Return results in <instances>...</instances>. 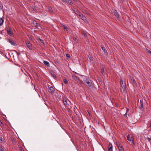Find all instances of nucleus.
Instances as JSON below:
<instances>
[{
    "mask_svg": "<svg viewBox=\"0 0 151 151\" xmlns=\"http://www.w3.org/2000/svg\"><path fill=\"white\" fill-rule=\"evenodd\" d=\"M120 83L123 92L125 93L127 92V90L126 88V84L125 82L123 81L122 79L121 78L120 80Z\"/></svg>",
    "mask_w": 151,
    "mask_h": 151,
    "instance_id": "f257e3e1",
    "label": "nucleus"
},
{
    "mask_svg": "<svg viewBox=\"0 0 151 151\" xmlns=\"http://www.w3.org/2000/svg\"><path fill=\"white\" fill-rule=\"evenodd\" d=\"M127 139L130 145L132 146L134 145V141L133 137H130L129 135L127 137Z\"/></svg>",
    "mask_w": 151,
    "mask_h": 151,
    "instance_id": "f03ea898",
    "label": "nucleus"
},
{
    "mask_svg": "<svg viewBox=\"0 0 151 151\" xmlns=\"http://www.w3.org/2000/svg\"><path fill=\"white\" fill-rule=\"evenodd\" d=\"M85 82L86 83L87 86L89 88H91L92 87V83L91 80L86 78L84 80Z\"/></svg>",
    "mask_w": 151,
    "mask_h": 151,
    "instance_id": "7ed1b4c3",
    "label": "nucleus"
},
{
    "mask_svg": "<svg viewBox=\"0 0 151 151\" xmlns=\"http://www.w3.org/2000/svg\"><path fill=\"white\" fill-rule=\"evenodd\" d=\"M26 43L27 48L30 50H32V47L31 43L29 41H26Z\"/></svg>",
    "mask_w": 151,
    "mask_h": 151,
    "instance_id": "20e7f679",
    "label": "nucleus"
},
{
    "mask_svg": "<svg viewBox=\"0 0 151 151\" xmlns=\"http://www.w3.org/2000/svg\"><path fill=\"white\" fill-rule=\"evenodd\" d=\"M130 80L131 81V83L134 87L137 86V83L134 79L132 77H130Z\"/></svg>",
    "mask_w": 151,
    "mask_h": 151,
    "instance_id": "39448f33",
    "label": "nucleus"
},
{
    "mask_svg": "<svg viewBox=\"0 0 151 151\" xmlns=\"http://www.w3.org/2000/svg\"><path fill=\"white\" fill-rule=\"evenodd\" d=\"M6 31L7 33L11 36L13 35V32L11 31L10 28H7L6 29Z\"/></svg>",
    "mask_w": 151,
    "mask_h": 151,
    "instance_id": "423d86ee",
    "label": "nucleus"
},
{
    "mask_svg": "<svg viewBox=\"0 0 151 151\" xmlns=\"http://www.w3.org/2000/svg\"><path fill=\"white\" fill-rule=\"evenodd\" d=\"M63 2H64L68 4L72 5L73 3L71 0H62Z\"/></svg>",
    "mask_w": 151,
    "mask_h": 151,
    "instance_id": "0eeeda50",
    "label": "nucleus"
},
{
    "mask_svg": "<svg viewBox=\"0 0 151 151\" xmlns=\"http://www.w3.org/2000/svg\"><path fill=\"white\" fill-rule=\"evenodd\" d=\"M55 91V90L53 88L52 86H50V87L49 89L48 90V91L50 93L52 94Z\"/></svg>",
    "mask_w": 151,
    "mask_h": 151,
    "instance_id": "6e6552de",
    "label": "nucleus"
},
{
    "mask_svg": "<svg viewBox=\"0 0 151 151\" xmlns=\"http://www.w3.org/2000/svg\"><path fill=\"white\" fill-rule=\"evenodd\" d=\"M112 145L111 143H109L108 147V151H112Z\"/></svg>",
    "mask_w": 151,
    "mask_h": 151,
    "instance_id": "1a4fd4ad",
    "label": "nucleus"
},
{
    "mask_svg": "<svg viewBox=\"0 0 151 151\" xmlns=\"http://www.w3.org/2000/svg\"><path fill=\"white\" fill-rule=\"evenodd\" d=\"M8 41L12 45L15 46L16 45V44L14 42V41L11 40L10 39L8 40Z\"/></svg>",
    "mask_w": 151,
    "mask_h": 151,
    "instance_id": "9d476101",
    "label": "nucleus"
},
{
    "mask_svg": "<svg viewBox=\"0 0 151 151\" xmlns=\"http://www.w3.org/2000/svg\"><path fill=\"white\" fill-rule=\"evenodd\" d=\"M74 12L76 15H78L79 16H81L82 14L78 10L76 9L75 10Z\"/></svg>",
    "mask_w": 151,
    "mask_h": 151,
    "instance_id": "9b49d317",
    "label": "nucleus"
},
{
    "mask_svg": "<svg viewBox=\"0 0 151 151\" xmlns=\"http://www.w3.org/2000/svg\"><path fill=\"white\" fill-rule=\"evenodd\" d=\"M72 77L75 80L77 81V82H78V81H80L79 78L77 76L73 75L72 76Z\"/></svg>",
    "mask_w": 151,
    "mask_h": 151,
    "instance_id": "f8f14e48",
    "label": "nucleus"
},
{
    "mask_svg": "<svg viewBox=\"0 0 151 151\" xmlns=\"http://www.w3.org/2000/svg\"><path fill=\"white\" fill-rule=\"evenodd\" d=\"M114 14L115 16L117 18H119V15L116 10H114Z\"/></svg>",
    "mask_w": 151,
    "mask_h": 151,
    "instance_id": "ddd939ff",
    "label": "nucleus"
},
{
    "mask_svg": "<svg viewBox=\"0 0 151 151\" xmlns=\"http://www.w3.org/2000/svg\"><path fill=\"white\" fill-rule=\"evenodd\" d=\"M81 19L83 20H86V17L84 16L83 14H81V16H79Z\"/></svg>",
    "mask_w": 151,
    "mask_h": 151,
    "instance_id": "4468645a",
    "label": "nucleus"
},
{
    "mask_svg": "<svg viewBox=\"0 0 151 151\" xmlns=\"http://www.w3.org/2000/svg\"><path fill=\"white\" fill-rule=\"evenodd\" d=\"M62 27L63 28L65 29H66L67 31H68V27L65 24H62Z\"/></svg>",
    "mask_w": 151,
    "mask_h": 151,
    "instance_id": "2eb2a0df",
    "label": "nucleus"
},
{
    "mask_svg": "<svg viewBox=\"0 0 151 151\" xmlns=\"http://www.w3.org/2000/svg\"><path fill=\"white\" fill-rule=\"evenodd\" d=\"M44 63L45 65H47L48 67L50 66V64L49 63L46 61H45L43 62Z\"/></svg>",
    "mask_w": 151,
    "mask_h": 151,
    "instance_id": "dca6fc26",
    "label": "nucleus"
},
{
    "mask_svg": "<svg viewBox=\"0 0 151 151\" xmlns=\"http://www.w3.org/2000/svg\"><path fill=\"white\" fill-rule=\"evenodd\" d=\"M139 108L141 109H142L143 107V103L141 101H140L139 102Z\"/></svg>",
    "mask_w": 151,
    "mask_h": 151,
    "instance_id": "f3484780",
    "label": "nucleus"
},
{
    "mask_svg": "<svg viewBox=\"0 0 151 151\" xmlns=\"http://www.w3.org/2000/svg\"><path fill=\"white\" fill-rule=\"evenodd\" d=\"M116 144L118 148L122 146L119 142H116Z\"/></svg>",
    "mask_w": 151,
    "mask_h": 151,
    "instance_id": "a211bd4d",
    "label": "nucleus"
},
{
    "mask_svg": "<svg viewBox=\"0 0 151 151\" xmlns=\"http://www.w3.org/2000/svg\"><path fill=\"white\" fill-rule=\"evenodd\" d=\"M67 101V100L65 99H64L63 100V102L65 106H66L68 104Z\"/></svg>",
    "mask_w": 151,
    "mask_h": 151,
    "instance_id": "6ab92c4d",
    "label": "nucleus"
},
{
    "mask_svg": "<svg viewBox=\"0 0 151 151\" xmlns=\"http://www.w3.org/2000/svg\"><path fill=\"white\" fill-rule=\"evenodd\" d=\"M101 48L104 53L106 54L107 51L105 48L104 47H102Z\"/></svg>",
    "mask_w": 151,
    "mask_h": 151,
    "instance_id": "aec40b11",
    "label": "nucleus"
},
{
    "mask_svg": "<svg viewBox=\"0 0 151 151\" xmlns=\"http://www.w3.org/2000/svg\"><path fill=\"white\" fill-rule=\"evenodd\" d=\"M4 20L1 18H0V25H1L3 23Z\"/></svg>",
    "mask_w": 151,
    "mask_h": 151,
    "instance_id": "412c9836",
    "label": "nucleus"
},
{
    "mask_svg": "<svg viewBox=\"0 0 151 151\" xmlns=\"http://www.w3.org/2000/svg\"><path fill=\"white\" fill-rule=\"evenodd\" d=\"M119 151H124V149L123 148L122 146L118 148Z\"/></svg>",
    "mask_w": 151,
    "mask_h": 151,
    "instance_id": "4be33fe9",
    "label": "nucleus"
},
{
    "mask_svg": "<svg viewBox=\"0 0 151 151\" xmlns=\"http://www.w3.org/2000/svg\"><path fill=\"white\" fill-rule=\"evenodd\" d=\"M51 74L53 78H55L56 77V75L54 74V73L53 72H51Z\"/></svg>",
    "mask_w": 151,
    "mask_h": 151,
    "instance_id": "5701e85b",
    "label": "nucleus"
},
{
    "mask_svg": "<svg viewBox=\"0 0 151 151\" xmlns=\"http://www.w3.org/2000/svg\"><path fill=\"white\" fill-rule=\"evenodd\" d=\"M64 82L66 84H67L68 83V82L67 81V80L66 79H64Z\"/></svg>",
    "mask_w": 151,
    "mask_h": 151,
    "instance_id": "b1692460",
    "label": "nucleus"
},
{
    "mask_svg": "<svg viewBox=\"0 0 151 151\" xmlns=\"http://www.w3.org/2000/svg\"><path fill=\"white\" fill-rule=\"evenodd\" d=\"M0 151H4V150L3 149L2 146H0Z\"/></svg>",
    "mask_w": 151,
    "mask_h": 151,
    "instance_id": "393cba45",
    "label": "nucleus"
},
{
    "mask_svg": "<svg viewBox=\"0 0 151 151\" xmlns=\"http://www.w3.org/2000/svg\"><path fill=\"white\" fill-rule=\"evenodd\" d=\"M101 72L102 74H103L104 73V69L103 68H102V69H101Z\"/></svg>",
    "mask_w": 151,
    "mask_h": 151,
    "instance_id": "a878e982",
    "label": "nucleus"
},
{
    "mask_svg": "<svg viewBox=\"0 0 151 151\" xmlns=\"http://www.w3.org/2000/svg\"><path fill=\"white\" fill-rule=\"evenodd\" d=\"M129 109L127 108V111L126 113L124 115L127 116V114L128 112L129 111Z\"/></svg>",
    "mask_w": 151,
    "mask_h": 151,
    "instance_id": "bb28decb",
    "label": "nucleus"
},
{
    "mask_svg": "<svg viewBox=\"0 0 151 151\" xmlns=\"http://www.w3.org/2000/svg\"><path fill=\"white\" fill-rule=\"evenodd\" d=\"M146 139L148 140V141L150 142V141H151V139L149 138L148 137H147L146 138Z\"/></svg>",
    "mask_w": 151,
    "mask_h": 151,
    "instance_id": "cd10ccee",
    "label": "nucleus"
},
{
    "mask_svg": "<svg viewBox=\"0 0 151 151\" xmlns=\"http://www.w3.org/2000/svg\"><path fill=\"white\" fill-rule=\"evenodd\" d=\"M82 34L84 36H87L86 34L84 32H82Z\"/></svg>",
    "mask_w": 151,
    "mask_h": 151,
    "instance_id": "c85d7f7f",
    "label": "nucleus"
},
{
    "mask_svg": "<svg viewBox=\"0 0 151 151\" xmlns=\"http://www.w3.org/2000/svg\"><path fill=\"white\" fill-rule=\"evenodd\" d=\"M20 149L21 151H24V150L22 147H20Z\"/></svg>",
    "mask_w": 151,
    "mask_h": 151,
    "instance_id": "c756f323",
    "label": "nucleus"
},
{
    "mask_svg": "<svg viewBox=\"0 0 151 151\" xmlns=\"http://www.w3.org/2000/svg\"><path fill=\"white\" fill-rule=\"evenodd\" d=\"M147 52H148V53L151 55V51L149 50H148L147 51Z\"/></svg>",
    "mask_w": 151,
    "mask_h": 151,
    "instance_id": "7c9ffc66",
    "label": "nucleus"
},
{
    "mask_svg": "<svg viewBox=\"0 0 151 151\" xmlns=\"http://www.w3.org/2000/svg\"><path fill=\"white\" fill-rule=\"evenodd\" d=\"M16 52L17 54V55L18 56H19V55H20V53L19 52H17V51H16Z\"/></svg>",
    "mask_w": 151,
    "mask_h": 151,
    "instance_id": "2f4dec72",
    "label": "nucleus"
},
{
    "mask_svg": "<svg viewBox=\"0 0 151 151\" xmlns=\"http://www.w3.org/2000/svg\"><path fill=\"white\" fill-rule=\"evenodd\" d=\"M66 55L67 57H69L70 56V55L69 54H67Z\"/></svg>",
    "mask_w": 151,
    "mask_h": 151,
    "instance_id": "473e14b6",
    "label": "nucleus"
},
{
    "mask_svg": "<svg viewBox=\"0 0 151 151\" xmlns=\"http://www.w3.org/2000/svg\"><path fill=\"white\" fill-rule=\"evenodd\" d=\"M89 60L91 61H92V58L91 57H89Z\"/></svg>",
    "mask_w": 151,
    "mask_h": 151,
    "instance_id": "72a5a7b5",
    "label": "nucleus"
},
{
    "mask_svg": "<svg viewBox=\"0 0 151 151\" xmlns=\"http://www.w3.org/2000/svg\"><path fill=\"white\" fill-rule=\"evenodd\" d=\"M40 42H41V43H43V40H42L41 39H40Z\"/></svg>",
    "mask_w": 151,
    "mask_h": 151,
    "instance_id": "f704fd0d",
    "label": "nucleus"
},
{
    "mask_svg": "<svg viewBox=\"0 0 151 151\" xmlns=\"http://www.w3.org/2000/svg\"><path fill=\"white\" fill-rule=\"evenodd\" d=\"M150 128L151 129V122L150 123Z\"/></svg>",
    "mask_w": 151,
    "mask_h": 151,
    "instance_id": "c9c22d12",
    "label": "nucleus"
},
{
    "mask_svg": "<svg viewBox=\"0 0 151 151\" xmlns=\"http://www.w3.org/2000/svg\"><path fill=\"white\" fill-rule=\"evenodd\" d=\"M51 9H52L51 8V7H49V10H50Z\"/></svg>",
    "mask_w": 151,
    "mask_h": 151,
    "instance_id": "e433bc0d",
    "label": "nucleus"
},
{
    "mask_svg": "<svg viewBox=\"0 0 151 151\" xmlns=\"http://www.w3.org/2000/svg\"><path fill=\"white\" fill-rule=\"evenodd\" d=\"M77 2V0H73Z\"/></svg>",
    "mask_w": 151,
    "mask_h": 151,
    "instance_id": "4c0bfd02",
    "label": "nucleus"
},
{
    "mask_svg": "<svg viewBox=\"0 0 151 151\" xmlns=\"http://www.w3.org/2000/svg\"><path fill=\"white\" fill-rule=\"evenodd\" d=\"M2 138L1 137H0V140H1L2 139Z\"/></svg>",
    "mask_w": 151,
    "mask_h": 151,
    "instance_id": "58836bf2",
    "label": "nucleus"
},
{
    "mask_svg": "<svg viewBox=\"0 0 151 151\" xmlns=\"http://www.w3.org/2000/svg\"><path fill=\"white\" fill-rule=\"evenodd\" d=\"M76 39V38H74V37H73V39L74 40H75Z\"/></svg>",
    "mask_w": 151,
    "mask_h": 151,
    "instance_id": "ea45409f",
    "label": "nucleus"
},
{
    "mask_svg": "<svg viewBox=\"0 0 151 151\" xmlns=\"http://www.w3.org/2000/svg\"><path fill=\"white\" fill-rule=\"evenodd\" d=\"M2 123L1 122H0V125H1Z\"/></svg>",
    "mask_w": 151,
    "mask_h": 151,
    "instance_id": "a19ab883",
    "label": "nucleus"
},
{
    "mask_svg": "<svg viewBox=\"0 0 151 151\" xmlns=\"http://www.w3.org/2000/svg\"><path fill=\"white\" fill-rule=\"evenodd\" d=\"M1 32L0 31V34H1Z\"/></svg>",
    "mask_w": 151,
    "mask_h": 151,
    "instance_id": "79ce46f5",
    "label": "nucleus"
},
{
    "mask_svg": "<svg viewBox=\"0 0 151 151\" xmlns=\"http://www.w3.org/2000/svg\"><path fill=\"white\" fill-rule=\"evenodd\" d=\"M147 1H150V0H147Z\"/></svg>",
    "mask_w": 151,
    "mask_h": 151,
    "instance_id": "37998d69",
    "label": "nucleus"
}]
</instances>
